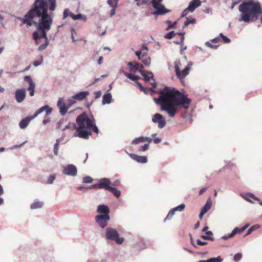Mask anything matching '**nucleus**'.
Instances as JSON below:
<instances>
[{
	"label": "nucleus",
	"instance_id": "obj_25",
	"mask_svg": "<svg viewBox=\"0 0 262 262\" xmlns=\"http://www.w3.org/2000/svg\"><path fill=\"white\" fill-rule=\"evenodd\" d=\"M71 17L74 20H78L81 19L84 21H86L87 19V17L85 15L82 14H78L75 15L74 14H71Z\"/></svg>",
	"mask_w": 262,
	"mask_h": 262
},
{
	"label": "nucleus",
	"instance_id": "obj_19",
	"mask_svg": "<svg viewBox=\"0 0 262 262\" xmlns=\"http://www.w3.org/2000/svg\"><path fill=\"white\" fill-rule=\"evenodd\" d=\"M201 4L200 0H192L191 1L187 7V10H189L190 11L193 12Z\"/></svg>",
	"mask_w": 262,
	"mask_h": 262
},
{
	"label": "nucleus",
	"instance_id": "obj_32",
	"mask_svg": "<svg viewBox=\"0 0 262 262\" xmlns=\"http://www.w3.org/2000/svg\"><path fill=\"white\" fill-rule=\"evenodd\" d=\"M42 206H43V203L42 202H36L33 203L31 205V208L32 209L40 208L42 207Z\"/></svg>",
	"mask_w": 262,
	"mask_h": 262
},
{
	"label": "nucleus",
	"instance_id": "obj_5",
	"mask_svg": "<svg viewBox=\"0 0 262 262\" xmlns=\"http://www.w3.org/2000/svg\"><path fill=\"white\" fill-rule=\"evenodd\" d=\"M56 7V0H34L29 11L49 9L53 12Z\"/></svg>",
	"mask_w": 262,
	"mask_h": 262
},
{
	"label": "nucleus",
	"instance_id": "obj_45",
	"mask_svg": "<svg viewBox=\"0 0 262 262\" xmlns=\"http://www.w3.org/2000/svg\"><path fill=\"white\" fill-rule=\"evenodd\" d=\"M185 207V205L184 204H182L180 205L173 208V209L176 211H182Z\"/></svg>",
	"mask_w": 262,
	"mask_h": 262
},
{
	"label": "nucleus",
	"instance_id": "obj_1",
	"mask_svg": "<svg viewBox=\"0 0 262 262\" xmlns=\"http://www.w3.org/2000/svg\"><path fill=\"white\" fill-rule=\"evenodd\" d=\"M140 91L145 94H148L150 92L159 93V97L154 98V100L156 104L160 105L161 111L166 112L170 117H174L180 107L188 109L191 102V100L187 95L173 88L165 86L158 91L152 88H144V90Z\"/></svg>",
	"mask_w": 262,
	"mask_h": 262
},
{
	"label": "nucleus",
	"instance_id": "obj_37",
	"mask_svg": "<svg viewBox=\"0 0 262 262\" xmlns=\"http://www.w3.org/2000/svg\"><path fill=\"white\" fill-rule=\"evenodd\" d=\"M119 0H107V4L111 7L117 8Z\"/></svg>",
	"mask_w": 262,
	"mask_h": 262
},
{
	"label": "nucleus",
	"instance_id": "obj_35",
	"mask_svg": "<svg viewBox=\"0 0 262 262\" xmlns=\"http://www.w3.org/2000/svg\"><path fill=\"white\" fill-rule=\"evenodd\" d=\"M196 20L195 18H191L189 19L188 17L186 18V20L185 21L184 26H183V28L187 26L189 24H193L195 23Z\"/></svg>",
	"mask_w": 262,
	"mask_h": 262
},
{
	"label": "nucleus",
	"instance_id": "obj_61",
	"mask_svg": "<svg viewBox=\"0 0 262 262\" xmlns=\"http://www.w3.org/2000/svg\"><path fill=\"white\" fill-rule=\"evenodd\" d=\"M141 54L142 52L140 51H137L135 52V54L138 57L139 60H141Z\"/></svg>",
	"mask_w": 262,
	"mask_h": 262
},
{
	"label": "nucleus",
	"instance_id": "obj_24",
	"mask_svg": "<svg viewBox=\"0 0 262 262\" xmlns=\"http://www.w3.org/2000/svg\"><path fill=\"white\" fill-rule=\"evenodd\" d=\"M120 73H123L125 76L131 80H136L139 79L140 77L138 75H134L131 73H127L123 71V69L120 70Z\"/></svg>",
	"mask_w": 262,
	"mask_h": 262
},
{
	"label": "nucleus",
	"instance_id": "obj_29",
	"mask_svg": "<svg viewBox=\"0 0 262 262\" xmlns=\"http://www.w3.org/2000/svg\"><path fill=\"white\" fill-rule=\"evenodd\" d=\"M62 139H63V138H59V139H57L56 141V143H55L54 146V150H53L54 153L55 155H57L58 153L59 144V142L62 140Z\"/></svg>",
	"mask_w": 262,
	"mask_h": 262
},
{
	"label": "nucleus",
	"instance_id": "obj_31",
	"mask_svg": "<svg viewBox=\"0 0 262 262\" xmlns=\"http://www.w3.org/2000/svg\"><path fill=\"white\" fill-rule=\"evenodd\" d=\"M211 207V203L207 202L205 206L202 208L201 211L205 213L210 209Z\"/></svg>",
	"mask_w": 262,
	"mask_h": 262
},
{
	"label": "nucleus",
	"instance_id": "obj_16",
	"mask_svg": "<svg viewBox=\"0 0 262 262\" xmlns=\"http://www.w3.org/2000/svg\"><path fill=\"white\" fill-rule=\"evenodd\" d=\"M35 117L32 116H28L24 119H23L19 123V126L21 129L26 128L30 123V121L34 119Z\"/></svg>",
	"mask_w": 262,
	"mask_h": 262
},
{
	"label": "nucleus",
	"instance_id": "obj_50",
	"mask_svg": "<svg viewBox=\"0 0 262 262\" xmlns=\"http://www.w3.org/2000/svg\"><path fill=\"white\" fill-rule=\"evenodd\" d=\"M42 56H41L40 60H35L33 62V65L34 67H38L42 64Z\"/></svg>",
	"mask_w": 262,
	"mask_h": 262
},
{
	"label": "nucleus",
	"instance_id": "obj_20",
	"mask_svg": "<svg viewBox=\"0 0 262 262\" xmlns=\"http://www.w3.org/2000/svg\"><path fill=\"white\" fill-rule=\"evenodd\" d=\"M89 94V92L87 91L80 92L73 95V98L81 101L84 100Z\"/></svg>",
	"mask_w": 262,
	"mask_h": 262
},
{
	"label": "nucleus",
	"instance_id": "obj_40",
	"mask_svg": "<svg viewBox=\"0 0 262 262\" xmlns=\"http://www.w3.org/2000/svg\"><path fill=\"white\" fill-rule=\"evenodd\" d=\"M49 43V40H46L44 43H43L39 46V47L38 48V51H42V50H45L46 49V48L47 47V46H48Z\"/></svg>",
	"mask_w": 262,
	"mask_h": 262
},
{
	"label": "nucleus",
	"instance_id": "obj_12",
	"mask_svg": "<svg viewBox=\"0 0 262 262\" xmlns=\"http://www.w3.org/2000/svg\"><path fill=\"white\" fill-rule=\"evenodd\" d=\"M192 65V62L190 61L188 63L187 66H186L182 71H181L180 70L179 71L180 75H178L176 76L180 80L183 79L187 75L189 74L191 69L190 67Z\"/></svg>",
	"mask_w": 262,
	"mask_h": 262
},
{
	"label": "nucleus",
	"instance_id": "obj_27",
	"mask_svg": "<svg viewBox=\"0 0 262 262\" xmlns=\"http://www.w3.org/2000/svg\"><path fill=\"white\" fill-rule=\"evenodd\" d=\"M108 191L113 193L114 195L117 198L120 196L121 194V192L120 190L116 189V188L111 187L110 189L108 190Z\"/></svg>",
	"mask_w": 262,
	"mask_h": 262
},
{
	"label": "nucleus",
	"instance_id": "obj_22",
	"mask_svg": "<svg viewBox=\"0 0 262 262\" xmlns=\"http://www.w3.org/2000/svg\"><path fill=\"white\" fill-rule=\"evenodd\" d=\"M128 68L130 71L136 72V71H139L140 63L136 62H129L127 63Z\"/></svg>",
	"mask_w": 262,
	"mask_h": 262
},
{
	"label": "nucleus",
	"instance_id": "obj_13",
	"mask_svg": "<svg viewBox=\"0 0 262 262\" xmlns=\"http://www.w3.org/2000/svg\"><path fill=\"white\" fill-rule=\"evenodd\" d=\"M248 226L249 225L247 224L241 228L238 227L235 228L231 233L227 235L223 236V238H224V239H227L229 238H231L236 234L241 233L243 231H244L247 228H248Z\"/></svg>",
	"mask_w": 262,
	"mask_h": 262
},
{
	"label": "nucleus",
	"instance_id": "obj_18",
	"mask_svg": "<svg viewBox=\"0 0 262 262\" xmlns=\"http://www.w3.org/2000/svg\"><path fill=\"white\" fill-rule=\"evenodd\" d=\"M97 212L101 215H109L110 209L106 205H100L98 206Z\"/></svg>",
	"mask_w": 262,
	"mask_h": 262
},
{
	"label": "nucleus",
	"instance_id": "obj_58",
	"mask_svg": "<svg viewBox=\"0 0 262 262\" xmlns=\"http://www.w3.org/2000/svg\"><path fill=\"white\" fill-rule=\"evenodd\" d=\"M162 141V139L160 138H153L152 141L155 144H158L160 143Z\"/></svg>",
	"mask_w": 262,
	"mask_h": 262
},
{
	"label": "nucleus",
	"instance_id": "obj_55",
	"mask_svg": "<svg viewBox=\"0 0 262 262\" xmlns=\"http://www.w3.org/2000/svg\"><path fill=\"white\" fill-rule=\"evenodd\" d=\"M133 81L136 82V83L138 86V87L140 90H144V87L143 86H142V85L141 84V83L138 81V79H137L136 80H133Z\"/></svg>",
	"mask_w": 262,
	"mask_h": 262
},
{
	"label": "nucleus",
	"instance_id": "obj_57",
	"mask_svg": "<svg viewBox=\"0 0 262 262\" xmlns=\"http://www.w3.org/2000/svg\"><path fill=\"white\" fill-rule=\"evenodd\" d=\"M95 98L96 99L100 98L101 95V92L100 91H96L94 93Z\"/></svg>",
	"mask_w": 262,
	"mask_h": 262
},
{
	"label": "nucleus",
	"instance_id": "obj_34",
	"mask_svg": "<svg viewBox=\"0 0 262 262\" xmlns=\"http://www.w3.org/2000/svg\"><path fill=\"white\" fill-rule=\"evenodd\" d=\"M144 137L141 136V137H140L139 138H135V139H134L132 141V143L133 144H137L140 142H144Z\"/></svg>",
	"mask_w": 262,
	"mask_h": 262
},
{
	"label": "nucleus",
	"instance_id": "obj_3",
	"mask_svg": "<svg viewBox=\"0 0 262 262\" xmlns=\"http://www.w3.org/2000/svg\"><path fill=\"white\" fill-rule=\"evenodd\" d=\"M241 13L238 18L239 22H254L260 17L262 24V7L260 3L254 0H247L243 2L238 7Z\"/></svg>",
	"mask_w": 262,
	"mask_h": 262
},
{
	"label": "nucleus",
	"instance_id": "obj_6",
	"mask_svg": "<svg viewBox=\"0 0 262 262\" xmlns=\"http://www.w3.org/2000/svg\"><path fill=\"white\" fill-rule=\"evenodd\" d=\"M163 0H152L150 4L152 5L154 9L156 10L151 12V14L155 15H163L167 13L170 12V10L167 9L165 6L162 4Z\"/></svg>",
	"mask_w": 262,
	"mask_h": 262
},
{
	"label": "nucleus",
	"instance_id": "obj_17",
	"mask_svg": "<svg viewBox=\"0 0 262 262\" xmlns=\"http://www.w3.org/2000/svg\"><path fill=\"white\" fill-rule=\"evenodd\" d=\"M139 72L143 77V79L145 82H148L150 79H154V75L151 71L140 70Z\"/></svg>",
	"mask_w": 262,
	"mask_h": 262
},
{
	"label": "nucleus",
	"instance_id": "obj_30",
	"mask_svg": "<svg viewBox=\"0 0 262 262\" xmlns=\"http://www.w3.org/2000/svg\"><path fill=\"white\" fill-rule=\"evenodd\" d=\"M47 108H48V105H44L41 107L39 108L33 115V116L36 118L39 114L45 111Z\"/></svg>",
	"mask_w": 262,
	"mask_h": 262
},
{
	"label": "nucleus",
	"instance_id": "obj_4",
	"mask_svg": "<svg viewBox=\"0 0 262 262\" xmlns=\"http://www.w3.org/2000/svg\"><path fill=\"white\" fill-rule=\"evenodd\" d=\"M76 121L78 127L75 123H73V128L76 129L73 135L74 137L88 139L92 135V131L97 134L99 133V129L95 124V120L93 115L88 117L86 113L83 112L77 116Z\"/></svg>",
	"mask_w": 262,
	"mask_h": 262
},
{
	"label": "nucleus",
	"instance_id": "obj_59",
	"mask_svg": "<svg viewBox=\"0 0 262 262\" xmlns=\"http://www.w3.org/2000/svg\"><path fill=\"white\" fill-rule=\"evenodd\" d=\"M63 98H60L57 102V106L58 107H60V106H62V104L63 102Z\"/></svg>",
	"mask_w": 262,
	"mask_h": 262
},
{
	"label": "nucleus",
	"instance_id": "obj_63",
	"mask_svg": "<svg viewBox=\"0 0 262 262\" xmlns=\"http://www.w3.org/2000/svg\"><path fill=\"white\" fill-rule=\"evenodd\" d=\"M45 111H46V113L47 115H49V114H50L51 113L52 109L51 107H50L48 105V108H47Z\"/></svg>",
	"mask_w": 262,
	"mask_h": 262
},
{
	"label": "nucleus",
	"instance_id": "obj_41",
	"mask_svg": "<svg viewBox=\"0 0 262 262\" xmlns=\"http://www.w3.org/2000/svg\"><path fill=\"white\" fill-rule=\"evenodd\" d=\"M175 213V211L172 209L171 210H170L168 214L167 215L166 218L165 219V221H166V220H169L170 219H171L172 218V217L173 216V215Z\"/></svg>",
	"mask_w": 262,
	"mask_h": 262
},
{
	"label": "nucleus",
	"instance_id": "obj_53",
	"mask_svg": "<svg viewBox=\"0 0 262 262\" xmlns=\"http://www.w3.org/2000/svg\"><path fill=\"white\" fill-rule=\"evenodd\" d=\"M184 40V37H181L180 41H174V43L176 45H180L181 46H183Z\"/></svg>",
	"mask_w": 262,
	"mask_h": 262
},
{
	"label": "nucleus",
	"instance_id": "obj_51",
	"mask_svg": "<svg viewBox=\"0 0 262 262\" xmlns=\"http://www.w3.org/2000/svg\"><path fill=\"white\" fill-rule=\"evenodd\" d=\"M149 144L148 143L145 144L144 145L141 146L139 148V150L145 151L148 149Z\"/></svg>",
	"mask_w": 262,
	"mask_h": 262
},
{
	"label": "nucleus",
	"instance_id": "obj_49",
	"mask_svg": "<svg viewBox=\"0 0 262 262\" xmlns=\"http://www.w3.org/2000/svg\"><path fill=\"white\" fill-rule=\"evenodd\" d=\"M205 45H206L207 46H208V47H210V48H212V49H217V48L219 47V46H218V45H212V43H210L209 41H208L205 42Z\"/></svg>",
	"mask_w": 262,
	"mask_h": 262
},
{
	"label": "nucleus",
	"instance_id": "obj_64",
	"mask_svg": "<svg viewBox=\"0 0 262 262\" xmlns=\"http://www.w3.org/2000/svg\"><path fill=\"white\" fill-rule=\"evenodd\" d=\"M189 11V10H187V8L186 9H185L182 13V14H181V17H184L187 14V12L188 11Z\"/></svg>",
	"mask_w": 262,
	"mask_h": 262
},
{
	"label": "nucleus",
	"instance_id": "obj_43",
	"mask_svg": "<svg viewBox=\"0 0 262 262\" xmlns=\"http://www.w3.org/2000/svg\"><path fill=\"white\" fill-rule=\"evenodd\" d=\"M220 36L222 38L223 41L225 43L230 42V39L227 36H225L222 33H220Z\"/></svg>",
	"mask_w": 262,
	"mask_h": 262
},
{
	"label": "nucleus",
	"instance_id": "obj_11",
	"mask_svg": "<svg viewBox=\"0 0 262 262\" xmlns=\"http://www.w3.org/2000/svg\"><path fill=\"white\" fill-rule=\"evenodd\" d=\"M26 96V92L25 89H19L16 90L15 93V97L16 101L18 103L22 102L25 99Z\"/></svg>",
	"mask_w": 262,
	"mask_h": 262
},
{
	"label": "nucleus",
	"instance_id": "obj_62",
	"mask_svg": "<svg viewBox=\"0 0 262 262\" xmlns=\"http://www.w3.org/2000/svg\"><path fill=\"white\" fill-rule=\"evenodd\" d=\"M116 8H115L114 7H112V9L111 10V12H110V16L111 17H112L113 15H115V12H116Z\"/></svg>",
	"mask_w": 262,
	"mask_h": 262
},
{
	"label": "nucleus",
	"instance_id": "obj_10",
	"mask_svg": "<svg viewBox=\"0 0 262 262\" xmlns=\"http://www.w3.org/2000/svg\"><path fill=\"white\" fill-rule=\"evenodd\" d=\"M110 220V216L109 215H98L95 217L96 223L102 228H104L107 226V222Z\"/></svg>",
	"mask_w": 262,
	"mask_h": 262
},
{
	"label": "nucleus",
	"instance_id": "obj_44",
	"mask_svg": "<svg viewBox=\"0 0 262 262\" xmlns=\"http://www.w3.org/2000/svg\"><path fill=\"white\" fill-rule=\"evenodd\" d=\"M93 179L90 176H86L83 178L82 182L84 183H91L93 182Z\"/></svg>",
	"mask_w": 262,
	"mask_h": 262
},
{
	"label": "nucleus",
	"instance_id": "obj_21",
	"mask_svg": "<svg viewBox=\"0 0 262 262\" xmlns=\"http://www.w3.org/2000/svg\"><path fill=\"white\" fill-rule=\"evenodd\" d=\"M24 79L25 81H27L29 83V85L28 90L30 91H35V83L32 79L31 76L28 75L25 76Z\"/></svg>",
	"mask_w": 262,
	"mask_h": 262
},
{
	"label": "nucleus",
	"instance_id": "obj_33",
	"mask_svg": "<svg viewBox=\"0 0 262 262\" xmlns=\"http://www.w3.org/2000/svg\"><path fill=\"white\" fill-rule=\"evenodd\" d=\"M59 108L60 109V113L62 116L64 115L67 113L68 110V107H66L64 103H63L62 106Z\"/></svg>",
	"mask_w": 262,
	"mask_h": 262
},
{
	"label": "nucleus",
	"instance_id": "obj_2",
	"mask_svg": "<svg viewBox=\"0 0 262 262\" xmlns=\"http://www.w3.org/2000/svg\"><path fill=\"white\" fill-rule=\"evenodd\" d=\"M49 9L28 11L24 17H17L23 24L30 27L34 25L37 30L32 34L33 39L37 42L39 38L48 40L47 31L51 28L53 19L48 13Z\"/></svg>",
	"mask_w": 262,
	"mask_h": 262
},
{
	"label": "nucleus",
	"instance_id": "obj_52",
	"mask_svg": "<svg viewBox=\"0 0 262 262\" xmlns=\"http://www.w3.org/2000/svg\"><path fill=\"white\" fill-rule=\"evenodd\" d=\"M242 255L240 253H236L234 256V260L235 261H238L242 258Z\"/></svg>",
	"mask_w": 262,
	"mask_h": 262
},
{
	"label": "nucleus",
	"instance_id": "obj_60",
	"mask_svg": "<svg viewBox=\"0 0 262 262\" xmlns=\"http://www.w3.org/2000/svg\"><path fill=\"white\" fill-rule=\"evenodd\" d=\"M197 244L200 246H204L206 245L207 243L206 242H202L200 239H197L196 241Z\"/></svg>",
	"mask_w": 262,
	"mask_h": 262
},
{
	"label": "nucleus",
	"instance_id": "obj_23",
	"mask_svg": "<svg viewBox=\"0 0 262 262\" xmlns=\"http://www.w3.org/2000/svg\"><path fill=\"white\" fill-rule=\"evenodd\" d=\"M112 96L110 93H107L103 95L102 103L103 105L110 104L112 102Z\"/></svg>",
	"mask_w": 262,
	"mask_h": 262
},
{
	"label": "nucleus",
	"instance_id": "obj_54",
	"mask_svg": "<svg viewBox=\"0 0 262 262\" xmlns=\"http://www.w3.org/2000/svg\"><path fill=\"white\" fill-rule=\"evenodd\" d=\"M55 179V176L54 175H51L48 179V183L52 184Z\"/></svg>",
	"mask_w": 262,
	"mask_h": 262
},
{
	"label": "nucleus",
	"instance_id": "obj_26",
	"mask_svg": "<svg viewBox=\"0 0 262 262\" xmlns=\"http://www.w3.org/2000/svg\"><path fill=\"white\" fill-rule=\"evenodd\" d=\"M174 69L176 72V75H180L179 74V71L180 70V67L181 66V63L180 60H177L174 62Z\"/></svg>",
	"mask_w": 262,
	"mask_h": 262
},
{
	"label": "nucleus",
	"instance_id": "obj_14",
	"mask_svg": "<svg viewBox=\"0 0 262 262\" xmlns=\"http://www.w3.org/2000/svg\"><path fill=\"white\" fill-rule=\"evenodd\" d=\"M129 156L136 162L140 163H146L147 162V158L145 156H138L135 154H129Z\"/></svg>",
	"mask_w": 262,
	"mask_h": 262
},
{
	"label": "nucleus",
	"instance_id": "obj_9",
	"mask_svg": "<svg viewBox=\"0 0 262 262\" xmlns=\"http://www.w3.org/2000/svg\"><path fill=\"white\" fill-rule=\"evenodd\" d=\"M151 121L154 123L157 124L158 127L161 129L164 128L166 124L165 118L159 113H156L153 115Z\"/></svg>",
	"mask_w": 262,
	"mask_h": 262
},
{
	"label": "nucleus",
	"instance_id": "obj_15",
	"mask_svg": "<svg viewBox=\"0 0 262 262\" xmlns=\"http://www.w3.org/2000/svg\"><path fill=\"white\" fill-rule=\"evenodd\" d=\"M63 172L67 175L74 176L77 173V168L73 165H69L64 168Z\"/></svg>",
	"mask_w": 262,
	"mask_h": 262
},
{
	"label": "nucleus",
	"instance_id": "obj_42",
	"mask_svg": "<svg viewBox=\"0 0 262 262\" xmlns=\"http://www.w3.org/2000/svg\"><path fill=\"white\" fill-rule=\"evenodd\" d=\"M71 14H73L68 9H64L63 13V19L66 18L69 16L71 17Z\"/></svg>",
	"mask_w": 262,
	"mask_h": 262
},
{
	"label": "nucleus",
	"instance_id": "obj_38",
	"mask_svg": "<svg viewBox=\"0 0 262 262\" xmlns=\"http://www.w3.org/2000/svg\"><path fill=\"white\" fill-rule=\"evenodd\" d=\"M67 122V120L65 119H62L58 122L57 124V127L59 129H60L62 130V128L64 127V126H62V125L66 124Z\"/></svg>",
	"mask_w": 262,
	"mask_h": 262
},
{
	"label": "nucleus",
	"instance_id": "obj_47",
	"mask_svg": "<svg viewBox=\"0 0 262 262\" xmlns=\"http://www.w3.org/2000/svg\"><path fill=\"white\" fill-rule=\"evenodd\" d=\"M222 259L220 258V257L219 256L216 258H211L207 260V262H221Z\"/></svg>",
	"mask_w": 262,
	"mask_h": 262
},
{
	"label": "nucleus",
	"instance_id": "obj_48",
	"mask_svg": "<svg viewBox=\"0 0 262 262\" xmlns=\"http://www.w3.org/2000/svg\"><path fill=\"white\" fill-rule=\"evenodd\" d=\"M72 128V129H74L73 128V124H71L70 122H68V124L66 125L65 126H64V127L63 128H62V130H64L67 129H71Z\"/></svg>",
	"mask_w": 262,
	"mask_h": 262
},
{
	"label": "nucleus",
	"instance_id": "obj_46",
	"mask_svg": "<svg viewBox=\"0 0 262 262\" xmlns=\"http://www.w3.org/2000/svg\"><path fill=\"white\" fill-rule=\"evenodd\" d=\"M141 60L146 66H148L150 64L151 59L149 57H148L147 58L143 59L141 58Z\"/></svg>",
	"mask_w": 262,
	"mask_h": 262
},
{
	"label": "nucleus",
	"instance_id": "obj_39",
	"mask_svg": "<svg viewBox=\"0 0 262 262\" xmlns=\"http://www.w3.org/2000/svg\"><path fill=\"white\" fill-rule=\"evenodd\" d=\"M176 35L175 32L173 31H171L164 35V38L168 39H171Z\"/></svg>",
	"mask_w": 262,
	"mask_h": 262
},
{
	"label": "nucleus",
	"instance_id": "obj_28",
	"mask_svg": "<svg viewBox=\"0 0 262 262\" xmlns=\"http://www.w3.org/2000/svg\"><path fill=\"white\" fill-rule=\"evenodd\" d=\"M165 23L168 24V26L166 28V30H168L171 29H174L176 27L177 21H175L172 24L170 20H167Z\"/></svg>",
	"mask_w": 262,
	"mask_h": 262
},
{
	"label": "nucleus",
	"instance_id": "obj_7",
	"mask_svg": "<svg viewBox=\"0 0 262 262\" xmlns=\"http://www.w3.org/2000/svg\"><path fill=\"white\" fill-rule=\"evenodd\" d=\"M106 237L107 239L115 241L118 244H121L124 241L123 237H119L118 231L113 228H107L105 232Z\"/></svg>",
	"mask_w": 262,
	"mask_h": 262
},
{
	"label": "nucleus",
	"instance_id": "obj_56",
	"mask_svg": "<svg viewBox=\"0 0 262 262\" xmlns=\"http://www.w3.org/2000/svg\"><path fill=\"white\" fill-rule=\"evenodd\" d=\"M27 142V141H25V142H24L23 143H22L21 144H19V145H14L13 146L11 147L10 148V149H16V148H18L19 147H21L24 144H25Z\"/></svg>",
	"mask_w": 262,
	"mask_h": 262
},
{
	"label": "nucleus",
	"instance_id": "obj_36",
	"mask_svg": "<svg viewBox=\"0 0 262 262\" xmlns=\"http://www.w3.org/2000/svg\"><path fill=\"white\" fill-rule=\"evenodd\" d=\"M259 227H260V226L258 225H255L252 226L248 229L246 235H249V234H251L253 231L259 229Z\"/></svg>",
	"mask_w": 262,
	"mask_h": 262
},
{
	"label": "nucleus",
	"instance_id": "obj_8",
	"mask_svg": "<svg viewBox=\"0 0 262 262\" xmlns=\"http://www.w3.org/2000/svg\"><path fill=\"white\" fill-rule=\"evenodd\" d=\"M111 181L108 178H102L99 181V183L95 184L92 185L91 187H90V189H95V188H99V189H104L106 190H108L110 189L111 186H110Z\"/></svg>",
	"mask_w": 262,
	"mask_h": 262
}]
</instances>
